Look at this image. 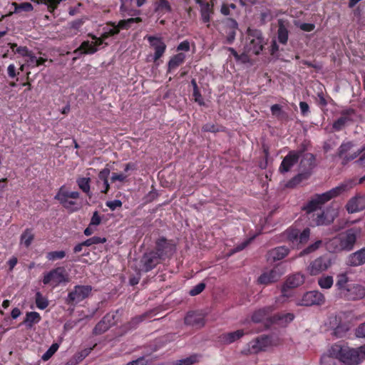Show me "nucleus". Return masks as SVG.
I'll return each mask as SVG.
<instances>
[{"instance_id": "1", "label": "nucleus", "mask_w": 365, "mask_h": 365, "mask_svg": "<svg viewBox=\"0 0 365 365\" xmlns=\"http://www.w3.org/2000/svg\"><path fill=\"white\" fill-rule=\"evenodd\" d=\"M361 230L358 227H351L330 239L327 243L329 252H339L341 251H351L356 244Z\"/></svg>"}, {"instance_id": "2", "label": "nucleus", "mask_w": 365, "mask_h": 365, "mask_svg": "<svg viewBox=\"0 0 365 365\" xmlns=\"http://www.w3.org/2000/svg\"><path fill=\"white\" fill-rule=\"evenodd\" d=\"M354 185L352 180H349L322 194H317L303 207V210L307 213L316 211L329 200L352 188Z\"/></svg>"}, {"instance_id": "3", "label": "nucleus", "mask_w": 365, "mask_h": 365, "mask_svg": "<svg viewBox=\"0 0 365 365\" xmlns=\"http://www.w3.org/2000/svg\"><path fill=\"white\" fill-rule=\"evenodd\" d=\"M274 308L272 306L265 307L255 311L252 316V321L255 323H259L265 319H270L272 323L277 324L280 326H287L294 319L292 313H278L270 317Z\"/></svg>"}, {"instance_id": "4", "label": "nucleus", "mask_w": 365, "mask_h": 365, "mask_svg": "<svg viewBox=\"0 0 365 365\" xmlns=\"http://www.w3.org/2000/svg\"><path fill=\"white\" fill-rule=\"evenodd\" d=\"M330 354L346 365L359 364V354L356 349H351L342 343H336L329 349Z\"/></svg>"}, {"instance_id": "5", "label": "nucleus", "mask_w": 365, "mask_h": 365, "mask_svg": "<svg viewBox=\"0 0 365 365\" xmlns=\"http://www.w3.org/2000/svg\"><path fill=\"white\" fill-rule=\"evenodd\" d=\"M264 45V41L262 31L248 29L245 51L249 55H259L263 50Z\"/></svg>"}, {"instance_id": "6", "label": "nucleus", "mask_w": 365, "mask_h": 365, "mask_svg": "<svg viewBox=\"0 0 365 365\" xmlns=\"http://www.w3.org/2000/svg\"><path fill=\"white\" fill-rule=\"evenodd\" d=\"M80 197V193L77 191L70 192L67 190L65 185H62L58 190L54 199L58 200L59 203L70 212H76L79 208L74 207L76 202L71 199H78Z\"/></svg>"}, {"instance_id": "7", "label": "nucleus", "mask_w": 365, "mask_h": 365, "mask_svg": "<svg viewBox=\"0 0 365 365\" xmlns=\"http://www.w3.org/2000/svg\"><path fill=\"white\" fill-rule=\"evenodd\" d=\"M93 290L91 285H76L66 298V304L75 307L81 302L88 298Z\"/></svg>"}, {"instance_id": "8", "label": "nucleus", "mask_w": 365, "mask_h": 365, "mask_svg": "<svg viewBox=\"0 0 365 365\" xmlns=\"http://www.w3.org/2000/svg\"><path fill=\"white\" fill-rule=\"evenodd\" d=\"M68 282V274L63 267H56L46 274L43 278L44 284H51L53 287H56L62 283Z\"/></svg>"}, {"instance_id": "9", "label": "nucleus", "mask_w": 365, "mask_h": 365, "mask_svg": "<svg viewBox=\"0 0 365 365\" xmlns=\"http://www.w3.org/2000/svg\"><path fill=\"white\" fill-rule=\"evenodd\" d=\"M176 250V245L173 240H168L165 237H160L155 241V246L154 252L161 258L165 260L167 258H170Z\"/></svg>"}, {"instance_id": "10", "label": "nucleus", "mask_w": 365, "mask_h": 365, "mask_svg": "<svg viewBox=\"0 0 365 365\" xmlns=\"http://www.w3.org/2000/svg\"><path fill=\"white\" fill-rule=\"evenodd\" d=\"M220 34L225 37L224 43H233L237 31L238 29V24L233 18H226L221 21Z\"/></svg>"}, {"instance_id": "11", "label": "nucleus", "mask_w": 365, "mask_h": 365, "mask_svg": "<svg viewBox=\"0 0 365 365\" xmlns=\"http://www.w3.org/2000/svg\"><path fill=\"white\" fill-rule=\"evenodd\" d=\"M355 146L354 141L344 140L337 149L336 155L341 160L342 165H346L351 160L359 156L358 150L351 153L352 148Z\"/></svg>"}, {"instance_id": "12", "label": "nucleus", "mask_w": 365, "mask_h": 365, "mask_svg": "<svg viewBox=\"0 0 365 365\" xmlns=\"http://www.w3.org/2000/svg\"><path fill=\"white\" fill-rule=\"evenodd\" d=\"M163 261L154 250H150L143 254L140 259V268L144 272H148L153 269Z\"/></svg>"}, {"instance_id": "13", "label": "nucleus", "mask_w": 365, "mask_h": 365, "mask_svg": "<svg viewBox=\"0 0 365 365\" xmlns=\"http://www.w3.org/2000/svg\"><path fill=\"white\" fill-rule=\"evenodd\" d=\"M331 264V261L329 256L324 255L312 261L308 267V270L311 275H317L327 270Z\"/></svg>"}, {"instance_id": "14", "label": "nucleus", "mask_w": 365, "mask_h": 365, "mask_svg": "<svg viewBox=\"0 0 365 365\" xmlns=\"http://www.w3.org/2000/svg\"><path fill=\"white\" fill-rule=\"evenodd\" d=\"M325 302V297L322 293L314 290L307 292L302 296L300 302L298 303L300 306L309 307L313 305H322Z\"/></svg>"}, {"instance_id": "15", "label": "nucleus", "mask_w": 365, "mask_h": 365, "mask_svg": "<svg viewBox=\"0 0 365 365\" xmlns=\"http://www.w3.org/2000/svg\"><path fill=\"white\" fill-rule=\"evenodd\" d=\"M302 153L303 150L289 151L288 154L283 158L279 165V171L282 174L289 172L291 168L298 163Z\"/></svg>"}, {"instance_id": "16", "label": "nucleus", "mask_w": 365, "mask_h": 365, "mask_svg": "<svg viewBox=\"0 0 365 365\" xmlns=\"http://www.w3.org/2000/svg\"><path fill=\"white\" fill-rule=\"evenodd\" d=\"M145 38L148 41L150 46L154 49L153 61H157L164 55L166 51V44L161 37L154 36H146Z\"/></svg>"}, {"instance_id": "17", "label": "nucleus", "mask_w": 365, "mask_h": 365, "mask_svg": "<svg viewBox=\"0 0 365 365\" xmlns=\"http://www.w3.org/2000/svg\"><path fill=\"white\" fill-rule=\"evenodd\" d=\"M365 296V288L356 284H350L345 292L341 293V298L346 300H359Z\"/></svg>"}, {"instance_id": "18", "label": "nucleus", "mask_w": 365, "mask_h": 365, "mask_svg": "<svg viewBox=\"0 0 365 365\" xmlns=\"http://www.w3.org/2000/svg\"><path fill=\"white\" fill-rule=\"evenodd\" d=\"M284 274L282 271L281 267L279 266L274 267L269 272H264L262 274L257 281L261 284H269L278 281L282 274Z\"/></svg>"}, {"instance_id": "19", "label": "nucleus", "mask_w": 365, "mask_h": 365, "mask_svg": "<svg viewBox=\"0 0 365 365\" xmlns=\"http://www.w3.org/2000/svg\"><path fill=\"white\" fill-rule=\"evenodd\" d=\"M270 339L267 336H260L248 344V351L251 354H257L265 349L270 344Z\"/></svg>"}, {"instance_id": "20", "label": "nucleus", "mask_w": 365, "mask_h": 365, "mask_svg": "<svg viewBox=\"0 0 365 365\" xmlns=\"http://www.w3.org/2000/svg\"><path fill=\"white\" fill-rule=\"evenodd\" d=\"M115 316L113 314L108 313L96 325L93 330L94 335H100L106 332L111 326L115 324Z\"/></svg>"}, {"instance_id": "21", "label": "nucleus", "mask_w": 365, "mask_h": 365, "mask_svg": "<svg viewBox=\"0 0 365 365\" xmlns=\"http://www.w3.org/2000/svg\"><path fill=\"white\" fill-rule=\"evenodd\" d=\"M349 213H355L365 209V195H357L351 197L346 205Z\"/></svg>"}, {"instance_id": "22", "label": "nucleus", "mask_w": 365, "mask_h": 365, "mask_svg": "<svg viewBox=\"0 0 365 365\" xmlns=\"http://www.w3.org/2000/svg\"><path fill=\"white\" fill-rule=\"evenodd\" d=\"M289 252V250L285 246L275 247L267 252V260L271 262L281 260L288 255Z\"/></svg>"}, {"instance_id": "23", "label": "nucleus", "mask_w": 365, "mask_h": 365, "mask_svg": "<svg viewBox=\"0 0 365 365\" xmlns=\"http://www.w3.org/2000/svg\"><path fill=\"white\" fill-rule=\"evenodd\" d=\"M185 324L195 328H201L205 325L204 318L195 312H189L185 317Z\"/></svg>"}, {"instance_id": "24", "label": "nucleus", "mask_w": 365, "mask_h": 365, "mask_svg": "<svg viewBox=\"0 0 365 365\" xmlns=\"http://www.w3.org/2000/svg\"><path fill=\"white\" fill-rule=\"evenodd\" d=\"M365 264V247L349 255L347 264L351 267H358Z\"/></svg>"}, {"instance_id": "25", "label": "nucleus", "mask_w": 365, "mask_h": 365, "mask_svg": "<svg viewBox=\"0 0 365 365\" xmlns=\"http://www.w3.org/2000/svg\"><path fill=\"white\" fill-rule=\"evenodd\" d=\"M186 58L185 53L180 52L172 56L168 63V73H170L173 70L176 69L182 65Z\"/></svg>"}, {"instance_id": "26", "label": "nucleus", "mask_w": 365, "mask_h": 365, "mask_svg": "<svg viewBox=\"0 0 365 365\" xmlns=\"http://www.w3.org/2000/svg\"><path fill=\"white\" fill-rule=\"evenodd\" d=\"M304 282V275L300 273H296L287 279L284 286L287 288L292 289L302 285Z\"/></svg>"}, {"instance_id": "27", "label": "nucleus", "mask_w": 365, "mask_h": 365, "mask_svg": "<svg viewBox=\"0 0 365 365\" xmlns=\"http://www.w3.org/2000/svg\"><path fill=\"white\" fill-rule=\"evenodd\" d=\"M46 61V58L42 57L37 58L33 51H31L25 58V65L30 68H33L43 65Z\"/></svg>"}, {"instance_id": "28", "label": "nucleus", "mask_w": 365, "mask_h": 365, "mask_svg": "<svg viewBox=\"0 0 365 365\" xmlns=\"http://www.w3.org/2000/svg\"><path fill=\"white\" fill-rule=\"evenodd\" d=\"M315 156L312 153H306L303 158L302 159L300 162L301 167L304 168V170H307L305 173L308 174V176L310 174V170L314 167L315 165Z\"/></svg>"}, {"instance_id": "29", "label": "nucleus", "mask_w": 365, "mask_h": 365, "mask_svg": "<svg viewBox=\"0 0 365 365\" xmlns=\"http://www.w3.org/2000/svg\"><path fill=\"white\" fill-rule=\"evenodd\" d=\"M41 319V317L39 313L36 312H30L26 313V317L22 324H24L27 328H31L34 324H38Z\"/></svg>"}, {"instance_id": "30", "label": "nucleus", "mask_w": 365, "mask_h": 365, "mask_svg": "<svg viewBox=\"0 0 365 365\" xmlns=\"http://www.w3.org/2000/svg\"><path fill=\"white\" fill-rule=\"evenodd\" d=\"M97 51L98 48H96V45L93 44V41L90 42L89 41H84L74 52L77 53L78 51H80L81 53L83 54H93Z\"/></svg>"}, {"instance_id": "31", "label": "nucleus", "mask_w": 365, "mask_h": 365, "mask_svg": "<svg viewBox=\"0 0 365 365\" xmlns=\"http://www.w3.org/2000/svg\"><path fill=\"white\" fill-rule=\"evenodd\" d=\"M289 37V31L286 26L284 25L282 20L278 21V30H277V39L278 41L285 45L287 43Z\"/></svg>"}, {"instance_id": "32", "label": "nucleus", "mask_w": 365, "mask_h": 365, "mask_svg": "<svg viewBox=\"0 0 365 365\" xmlns=\"http://www.w3.org/2000/svg\"><path fill=\"white\" fill-rule=\"evenodd\" d=\"M34 240V235L31 228H26L21 235L20 244L29 248Z\"/></svg>"}, {"instance_id": "33", "label": "nucleus", "mask_w": 365, "mask_h": 365, "mask_svg": "<svg viewBox=\"0 0 365 365\" xmlns=\"http://www.w3.org/2000/svg\"><path fill=\"white\" fill-rule=\"evenodd\" d=\"M350 284H348V277L346 274H340L337 277L335 287L337 289V294L341 297V293L345 292Z\"/></svg>"}, {"instance_id": "34", "label": "nucleus", "mask_w": 365, "mask_h": 365, "mask_svg": "<svg viewBox=\"0 0 365 365\" xmlns=\"http://www.w3.org/2000/svg\"><path fill=\"white\" fill-rule=\"evenodd\" d=\"M245 331L242 329H239L235 331L229 332L222 334V340L227 343V344H231L236 340L240 339L242 336L245 335Z\"/></svg>"}, {"instance_id": "35", "label": "nucleus", "mask_w": 365, "mask_h": 365, "mask_svg": "<svg viewBox=\"0 0 365 365\" xmlns=\"http://www.w3.org/2000/svg\"><path fill=\"white\" fill-rule=\"evenodd\" d=\"M155 11L158 14H165L172 11V7L168 0H158L155 3Z\"/></svg>"}, {"instance_id": "36", "label": "nucleus", "mask_w": 365, "mask_h": 365, "mask_svg": "<svg viewBox=\"0 0 365 365\" xmlns=\"http://www.w3.org/2000/svg\"><path fill=\"white\" fill-rule=\"evenodd\" d=\"M91 178H78L76 180V183L78 187L85 192L89 197H91L92 194L91 192Z\"/></svg>"}, {"instance_id": "37", "label": "nucleus", "mask_w": 365, "mask_h": 365, "mask_svg": "<svg viewBox=\"0 0 365 365\" xmlns=\"http://www.w3.org/2000/svg\"><path fill=\"white\" fill-rule=\"evenodd\" d=\"M140 22H142V19L140 17L130 18L119 21L116 26L119 29V31H120V30L123 29L128 30L131 27L133 24Z\"/></svg>"}, {"instance_id": "38", "label": "nucleus", "mask_w": 365, "mask_h": 365, "mask_svg": "<svg viewBox=\"0 0 365 365\" xmlns=\"http://www.w3.org/2000/svg\"><path fill=\"white\" fill-rule=\"evenodd\" d=\"M200 6L201 7L200 13L202 21L204 23H209L210 21V15L213 12L212 6L209 3H206Z\"/></svg>"}, {"instance_id": "39", "label": "nucleus", "mask_w": 365, "mask_h": 365, "mask_svg": "<svg viewBox=\"0 0 365 365\" xmlns=\"http://www.w3.org/2000/svg\"><path fill=\"white\" fill-rule=\"evenodd\" d=\"M8 45L10 46L14 53L18 54L19 56L24 57L25 58L31 51L29 50L26 46H18L15 43H9Z\"/></svg>"}, {"instance_id": "40", "label": "nucleus", "mask_w": 365, "mask_h": 365, "mask_svg": "<svg viewBox=\"0 0 365 365\" xmlns=\"http://www.w3.org/2000/svg\"><path fill=\"white\" fill-rule=\"evenodd\" d=\"M11 5L14 8V13L16 14L21 11L30 12L34 10L33 5L29 2H23L21 4L13 2Z\"/></svg>"}, {"instance_id": "41", "label": "nucleus", "mask_w": 365, "mask_h": 365, "mask_svg": "<svg viewBox=\"0 0 365 365\" xmlns=\"http://www.w3.org/2000/svg\"><path fill=\"white\" fill-rule=\"evenodd\" d=\"M107 26H111L112 28L106 29H104V32L103 34V38H108L109 37L114 36L120 33L119 29H118L116 24L113 21H108L106 23Z\"/></svg>"}, {"instance_id": "42", "label": "nucleus", "mask_w": 365, "mask_h": 365, "mask_svg": "<svg viewBox=\"0 0 365 365\" xmlns=\"http://www.w3.org/2000/svg\"><path fill=\"white\" fill-rule=\"evenodd\" d=\"M299 234V230L294 227H290L287 229L284 232L286 238L293 244H298Z\"/></svg>"}, {"instance_id": "43", "label": "nucleus", "mask_w": 365, "mask_h": 365, "mask_svg": "<svg viewBox=\"0 0 365 365\" xmlns=\"http://www.w3.org/2000/svg\"><path fill=\"white\" fill-rule=\"evenodd\" d=\"M154 315H155V314H154L153 311H149V312H145L143 314H140V315L133 317L131 319L130 324L132 326L135 327L138 324H139L140 322H143L145 319L151 318Z\"/></svg>"}, {"instance_id": "44", "label": "nucleus", "mask_w": 365, "mask_h": 365, "mask_svg": "<svg viewBox=\"0 0 365 365\" xmlns=\"http://www.w3.org/2000/svg\"><path fill=\"white\" fill-rule=\"evenodd\" d=\"M35 302L36 307L41 310L45 309L48 306V299L40 292L36 293Z\"/></svg>"}, {"instance_id": "45", "label": "nucleus", "mask_w": 365, "mask_h": 365, "mask_svg": "<svg viewBox=\"0 0 365 365\" xmlns=\"http://www.w3.org/2000/svg\"><path fill=\"white\" fill-rule=\"evenodd\" d=\"M96 345L97 344H95L93 346L86 348L77 352L73 356L74 359L76 360V362L79 363L81 361H83L86 356L89 355V354L91 352L92 350H93Z\"/></svg>"}, {"instance_id": "46", "label": "nucleus", "mask_w": 365, "mask_h": 365, "mask_svg": "<svg viewBox=\"0 0 365 365\" xmlns=\"http://www.w3.org/2000/svg\"><path fill=\"white\" fill-rule=\"evenodd\" d=\"M308 178L307 173H299L289 180L286 186L287 187H294L298 184H299L303 180L307 179Z\"/></svg>"}, {"instance_id": "47", "label": "nucleus", "mask_w": 365, "mask_h": 365, "mask_svg": "<svg viewBox=\"0 0 365 365\" xmlns=\"http://www.w3.org/2000/svg\"><path fill=\"white\" fill-rule=\"evenodd\" d=\"M66 255V253L65 251L63 250H59V251H51V252H48L47 254H46V259L48 260V261H56V260H58V259H62L63 258H64Z\"/></svg>"}, {"instance_id": "48", "label": "nucleus", "mask_w": 365, "mask_h": 365, "mask_svg": "<svg viewBox=\"0 0 365 365\" xmlns=\"http://www.w3.org/2000/svg\"><path fill=\"white\" fill-rule=\"evenodd\" d=\"M349 120V117L341 116L333 123L332 128L335 131H340L345 127Z\"/></svg>"}, {"instance_id": "49", "label": "nucleus", "mask_w": 365, "mask_h": 365, "mask_svg": "<svg viewBox=\"0 0 365 365\" xmlns=\"http://www.w3.org/2000/svg\"><path fill=\"white\" fill-rule=\"evenodd\" d=\"M333 277L331 276H326L318 279V284L322 289L331 288L333 285Z\"/></svg>"}, {"instance_id": "50", "label": "nucleus", "mask_w": 365, "mask_h": 365, "mask_svg": "<svg viewBox=\"0 0 365 365\" xmlns=\"http://www.w3.org/2000/svg\"><path fill=\"white\" fill-rule=\"evenodd\" d=\"M59 346L57 343H53L48 349L42 355L41 359L43 361H48L51 356L57 351Z\"/></svg>"}, {"instance_id": "51", "label": "nucleus", "mask_w": 365, "mask_h": 365, "mask_svg": "<svg viewBox=\"0 0 365 365\" xmlns=\"http://www.w3.org/2000/svg\"><path fill=\"white\" fill-rule=\"evenodd\" d=\"M106 242V239L105 237L94 236L83 241V245H85L86 247H90L93 245L101 244Z\"/></svg>"}, {"instance_id": "52", "label": "nucleus", "mask_w": 365, "mask_h": 365, "mask_svg": "<svg viewBox=\"0 0 365 365\" xmlns=\"http://www.w3.org/2000/svg\"><path fill=\"white\" fill-rule=\"evenodd\" d=\"M322 242V240H317L315 242L311 244L301 252L300 255H308L316 251L321 246Z\"/></svg>"}, {"instance_id": "53", "label": "nucleus", "mask_w": 365, "mask_h": 365, "mask_svg": "<svg viewBox=\"0 0 365 365\" xmlns=\"http://www.w3.org/2000/svg\"><path fill=\"white\" fill-rule=\"evenodd\" d=\"M206 284L204 282H200L193 287L190 291L189 294L190 296H196L199 294H200L205 289Z\"/></svg>"}, {"instance_id": "54", "label": "nucleus", "mask_w": 365, "mask_h": 365, "mask_svg": "<svg viewBox=\"0 0 365 365\" xmlns=\"http://www.w3.org/2000/svg\"><path fill=\"white\" fill-rule=\"evenodd\" d=\"M335 357L329 351V354H324L320 360V365H334Z\"/></svg>"}, {"instance_id": "55", "label": "nucleus", "mask_w": 365, "mask_h": 365, "mask_svg": "<svg viewBox=\"0 0 365 365\" xmlns=\"http://www.w3.org/2000/svg\"><path fill=\"white\" fill-rule=\"evenodd\" d=\"M197 361V356L194 354L178 361L177 365H192Z\"/></svg>"}, {"instance_id": "56", "label": "nucleus", "mask_w": 365, "mask_h": 365, "mask_svg": "<svg viewBox=\"0 0 365 365\" xmlns=\"http://www.w3.org/2000/svg\"><path fill=\"white\" fill-rule=\"evenodd\" d=\"M310 235V230L309 228H305L302 232H299L298 237V244H304L306 243Z\"/></svg>"}, {"instance_id": "57", "label": "nucleus", "mask_w": 365, "mask_h": 365, "mask_svg": "<svg viewBox=\"0 0 365 365\" xmlns=\"http://www.w3.org/2000/svg\"><path fill=\"white\" fill-rule=\"evenodd\" d=\"M127 178L128 175L123 173H113L110 178V181L111 182H115V181L125 182Z\"/></svg>"}, {"instance_id": "58", "label": "nucleus", "mask_w": 365, "mask_h": 365, "mask_svg": "<svg viewBox=\"0 0 365 365\" xmlns=\"http://www.w3.org/2000/svg\"><path fill=\"white\" fill-rule=\"evenodd\" d=\"M192 97L194 98V101L196 103H197L200 106H203L205 104L203 98L200 93L199 88L193 90Z\"/></svg>"}, {"instance_id": "59", "label": "nucleus", "mask_w": 365, "mask_h": 365, "mask_svg": "<svg viewBox=\"0 0 365 365\" xmlns=\"http://www.w3.org/2000/svg\"><path fill=\"white\" fill-rule=\"evenodd\" d=\"M101 222V217L99 215L98 211H95L91 217L90 226H98Z\"/></svg>"}, {"instance_id": "60", "label": "nucleus", "mask_w": 365, "mask_h": 365, "mask_svg": "<svg viewBox=\"0 0 365 365\" xmlns=\"http://www.w3.org/2000/svg\"><path fill=\"white\" fill-rule=\"evenodd\" d=\"M106 206L108 207L111 210L120 207L122 206V202L120 200H115L112 201H107L106 203Z\"/></svg>"}, {"instance_id": "61", "label": "nucleus", "mask_w": 365, "mask_h": 365, "mask_svg": "<svg viewBox=\"0 0 365 365\" xmlns=\"http://www.w3.org/2000/svg\"><path fill=\"white\" fill-rule=\"evenodd\" d=\"M158 194L154 190L150 191L144 197L145 202L148 203L153 202L158 197Z\"/></svg>"}, {"instance_id": "62", "label": "nucleus", "mask_w": 365, "mask_h": 365, "mask_svg": "<svg viewBox=\"0 0 365 365\" xmlns=\"http://www.w3.org/2000/svg\"><path fill=\"white\" fill-rule=\"evenodd\" d=\"M110 173V170L106 168L100 171L98 173V178L103 182L108 181Z\"/></svg>"}, {"instance_id": "63", "label": "nucleus", "mask_w": 365, "mask_h": 365, "mask_svg": "<svg viewBox=\"0 0 365 365\" xmlns=\"http://www.w3.org/2000/svg\"><path fill=\"white\" fill-rule=\"evenodd\" d=\"M202 130L204 132L216 133L219 131V129L212 123H206L202 126Z\"/></svg>"}, {"instance_id": "64", "label": "nucleus", "mask_w": 365, "mask_h": 365, "mask_svg": "<svg viewBox=\"0 0 365 365\" xmlns=\"http://www.w3.org/2000/svg\"><path fill=\"white\" fill-rule=\"evenodd\" d=\"M356 335L357 337L365 338V322L360 324L356 329Z\"/></svg>"}]
</instances>
